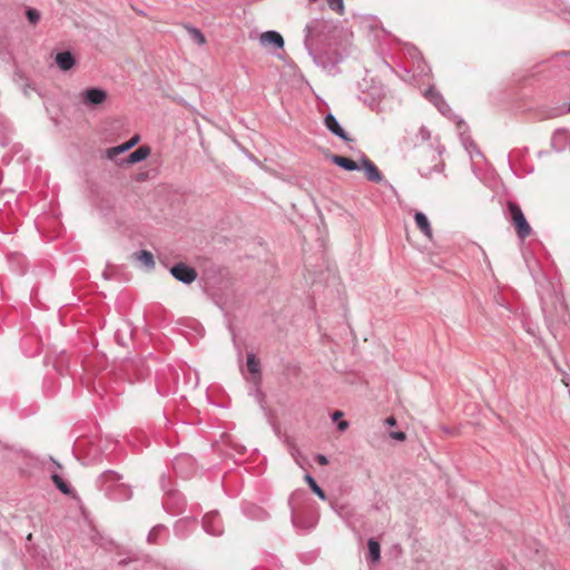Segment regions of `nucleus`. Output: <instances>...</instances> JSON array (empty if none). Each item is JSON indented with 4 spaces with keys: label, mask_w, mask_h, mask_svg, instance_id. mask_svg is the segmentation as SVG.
Here are the masks:
<instances>
[{
    "label": "nucleus",
    "mask_w": 570,
    "mask_h": 570,
    "mask_svg": "<svg viewBox=\"0 0 570 570\" xmlns=\"http://www.w3.org/2000/svg\"><path fill=\"white\" fill-rule=\"evenodd\" d=\"M26 14L31 23H37L40 20V13L36 9H28Z\"/></svg>",
    "instance_id": "28"
},
{
    "label": "nucleus",
    "mask_w": 570,
    "mask_h": 570,
    "mask_svg": "<svg viewBox=\"0 0 570 570\" xmlns=\"http://www.w3.org/2000/svg\"><path fill=\"white\" fill-rule=\"evenodd\" d=\"M1 145L6 146L8 144V140L6 138H0Z\"/></svg>",
    "instance_id": "38"
},
{
    "label": "nucleus",
    "mask_w": 570,
    "mask_h": 570,
    "mask_svg": "<svg viewBox=\"0 0 570 570\" xmlns=\"http://www.w3.org/2000/svg\"><path fill=\"white\" fill-rule=\"evenodd\" d=\"M327 27L328 23L324 19H313L305 26L304 45L309 52L313 49L312 41L323 36Z\"/></svg>",
    "instance_id": "3"
},
{
    "label": "nucleus",
    "mask_w": 570,
    "mask_h": 570,
    "mask_svg": "<svg viewBox=\"0 0 570 570\" xmlns=\"http://www.w3.org/2000/svg\"><path fill=\"white\" fill-rule=\"evenodd\" d=\"M342 415H343L342 412L336 411L333 413V420L340 419Z\"/></svg>",
    "instance_id": "36"
},
{
    "label": "nucleus",
    "mask_w": 570,
    "mask_h": 570,
    "mask_svg": "<svg viewBox=\"0 0 570 570\" xmlns=\"http://www.w3.org/2000/svg\"><path fill=\"white\" fill-rule=\"evenodd\" d=\"M390 436L393 439V440H396V441H404L406 439V435L404 432L402 431H395V432H391L390 433Z\"/></svg>",
    "instance_id": "30"
},
{
    "label": "nucleus",
    "mask_w": 570,
    "mask_h": 570,
    "mask_svg": "<svg viewBox=\"0 0 570 570\" xmlns=\"http://www.w3.org/2000/svg\"><path fill=\"white\" fill-rule=\"evenodd\" d=\"M121 480L122 475L120 473L114 470H106L98 476L97 487L109 498Z\"/></svg>",
    "instance_id": "4"
},
{
    "label": "nucleus",
    "mask_w": 570,
    "mask_h": 570,
    "mask_svg": "<svg viewBox=\"0 0 570 570\" xmlns=\"http://www.w3.org/2000/svg\"><path fill=\"white\" fill-rule=\"evenodd\" d=\"M195 523L194 520L180 519L175 523L174 531L177 537L185 538L189 534L191 525Z\"/></svg>",
    "instance_id": "17"
},
{
    "label": "nucleus",
    "mask_w": 570,
    "mask_h": 570,
    "mask_svg": "<svg viewBox=\"0 0 570 570\" xmlns=\"http://www.w3.org/2000/svg\"><path fill=\"white\" fill-rule=\"evenodd\" d=\"M568 140V131L566 129H557L551 138L552 148L557 151H562L566 148Z\"/></svg>",
    "instance_id": "13"
},
{
    "label": "nucleus",
    "mask_w": 570,
    "mask_h": 570,
    "mask_svg": "<svg viewBox=\"0 0 570 570\" xmlns=\"http://www.w3.org/2000/svg\"><path fill=\"white\" fill-rule=\"evenodd\" d=\"M385 423L390 426H394L396 424V420L393 416H390L385 420Z\"/></svg>",
    "instance_id": "35"
},
{
    "label": "nucleus",
    "mask_w": 570,
    "mask_h": 570,
    "mask_svg": "<svg viewBox=\"0 0 570 570\" xmlns=\"http://www.w3.org/2000/svg\"><path fill=\"white\" fill-rule=\"evenodd\" d=\"M140 140L139 135H135L132 138H130L126 144L129 149H131L134 146H136Z\"/></svg>",
    "instance_id": "31"
},
{
    "label": "nucleus",
    "mask_w": 570,
    "mask_h": 570,
    "mask_svg": "<svg viewBox=\"0 0 570 570\" xmlns=\"http://www.w3.org/2000/svg\"><path fill=\"white\" fill-rule=\"evenodd\" d=\"M414 220L417 228L424 234V236L432 238V227L426 215L422 212H416L414 215Z\"/></svg>",
    "instance_id": "14"
},
{
    "label": "nucleus",
    "mask_w": 570,
    "mask_h": 570,
    "mask_svg": "<svg viewBox=\"0 0 570 570\" xmlns=\"http://www.w3.org/2000/svg\"><path fill=\"white\" fill-rule=\"evenodd\" d=\"M135 256H136V259L139 261L147 268H154L155 259H154V255L150 252H148L146 249H141V250L135 253Z\"/></svg>",
    "instance_id": "19"
},
{
    "label": "nucleus",
    "mask_w": 570,
    "mask_h": 570,
    "mask_svg": "<svg viewBox=\"0 0 570 570\" xmlns=\"http://www.w3.org/2000/svg\"><path fill=\"white\" fill-rule=\"evenodd\" d=\"M421 132H422V136H423L424 139H429L430 135H429V132L424 128L421 129Z\"/></svg>",
    "instance_id": "37"
},
{
    "label": "nucleus",
    "mask_w": 570,
    "mask_h": 570,
    "mask_svg": "<svg viewBox=\"0 0 570 570\" xmlns=\"http://www.w3.org/2000/svg\"><path fill=\"white\" fill-rule=\"evenodd\" d=\"M316 462L321 465L328 464V459L324 454H317L315 458Z\"/></svg>",
    "instance_id": "33"
},
{
    "label": "nucleus",
    "mask_w": 570,
    "mask_h": 570,
    "mask_svg": "<svg viewBox=\"0 0 570 570\" xmlns=\"http://www.w3.org/2000/svg\"><path fill=\"white\" fill-rule=\"evenodd\" d=\"M183 465H187L189 468H193L194 466V461L190 456L188 455H180V456H177L174 461V469L177 473H180L183 474V471H181V468Z\"/></svg>",
    "instance_id": "22"
},
{
    "label": "nucleus",
    "mask_w": 570,
    "mask_h": 570,
    "mask_svg": "<svg viewBox=\"0 0 570 570\" xmlns=\"http://www.w3.org/2000/svg\"><path fill=\"white\" fill-rule=\"evenodd\" d=\"M107 98V91L98 87L87 88L79 94V102L87 109L98 108Z\"/></svg>",
    "instance_id": "2"
},
{
    "label": "nucleus",
    "mask_w": 570,
    "mask_h": 570,
    "mask_svg": "<svg viewBox=\"0 0 570 570\" xmlns=\"http://www.w3.org/2000/svg\"><path fill=\"white\" fill-rule=\"evenodd\" d=\"M56 63L62 71H68L75 66L76 60L70 51H62L57 53Z\"/></svg>",
    "instance_id": "11"
},
{
    "label": "nucleus",
    "mask_w": 570,
    "mask_h": 570,
    "mask_svg": "<svg viewBox=\"0 0 570 570\" xmlns=\"http://www.w3.org/2000/svg\"><path fill=\"white\" fill-rule=\"evenodd\" d=\"M185 28L189 35V38L195 43H197L198 46H203L206 43V38H205L204 33L198 28L193 27V26H186Z\"/></svg>",
    "instance_id": "21"
},
{
    "label": "nucleus",
    "mask_w": 570,
    "mask_h": 570,
    "mask_svg": "<svg viewBox=\"0 0 570 570\" xmlns=\"http://www.w3.org/2000/svg\"><path fill=\"white\" fill-rule=\"evenodd\" d=\"M424 95L435 107H439L445 101L443 97L433 88H429Z\"/></svg>",
    "instance_id": "25"
},
{
    "label": "nucleus",
    "mask_w": 570,
    "mask_h": 570,
    "mask_svg": "<svg viewBox=\"0 0 570 570\" xmlns=\"http://www.w3.org/2000/svg\"><path fill=\"white\" fill-rule=\"evenodd\" d=\"M464 146H465V149L470 154H472V150H474L476 154H480V151L478 150V148H476V146H475V144L473 141L465 142Z\"/></svg>",
    "instance_id": "32"
},
{
    "label": "nucleus",
    "mask_w": 570,
    "mask_h": 570,
    "mask_svg": "<svg viewBox=\"0 0 570 570\" xmlns=\"http://www.w3.org/2000/svg\"><path fill=\"white\" fill-rule=\"evenodd\" d=\"M568 110L570 111V104H569Z\"/></svg>",
    "instance_id": "39"
},
{
    "label": "nucleus",
    "mask_w": 570,
    "mask_h": 570,
    "mask_svg": "<svg viewBox=\"0 0 570 570\" xmlns=\"http://www.w3.org/2000/svg\"><path fill=\"white\" fill-rule=\"evenodd\" d=\"M367 547H368V556H370V559L373 563H376L380 561L381 559V547H380V543L371 538L367 542Z\"/></svg>",
    "instance_id": "20"
},
{
    "label": "nucleus",
    "mask_w": 570,
    "mask_h": 570,
    "mask_svg": "<svg viewBox=\"0 0 570 570\" xmlns=\"http://www.w3.org/2000/svg\"><path fill=\"white\" fill-rule=\"evenodd\" d=\"M436 108H438V110H439L442 115H444V116H446V117H451V112H452V110H451L450 106L446 104V101H444L443 104H441V105H440L439 107H436Z\"/></svg>",
    "instance_id": "29"
},
{
    "label": "nucleus",
    "mask_w": 570,
    "mask_h": 570,
    "mask_svg": "<svg viewBox=\"0 0 570 570\" xmlns=\"http://www.w3.org/2000/svg\"><path fill=\"white\" fill-rule=\"evenodd\" d=\"M331 160L333 161V164L337 165L338 167L347 171L358 170L361 168L354 160L343 156L333 155L331 156Z\"/></svg>",
    "instance_id": "15"
},
{
    "label": "nucleus",
    "mask_w": 570,
    "mask_h": 570,
    "mask_svg": "<svg viewBox=\"0 0 570 570\" xmlns=\"http://www.w3.org/2000/svg\"><path fill=\"white\" fill-rule=\"evenodd\" d=\"M132 498V491L129 484L119 482V484L115 488V491L109 497V499L115 501H127Z\"/></svg>",
    "instance_id": "10"
},
{
    "label": "nucleus",
    "mask_w": 570,
    "mask_h": 570,
    "mask_svg": "<svg viewBox=\"0 0 570 570\" xmlns=\"http://www.w3.org/2000/svg\"><path fill=\"white\" fill-rule=\"evenodd\" d=\"M347 428H348V422H347V421H341V422L337 424V429H338L340 431H345Z\"/></svg>",
    "instance_id": "34"
},
{
    "label": "nucleus",
    "mask_w": 570,
    "mask_h": 570,
    "mask_svg": "<svg viewBox=\"0 0 570 570\" xmlns=\"http://www.w3.org/2000/svg\"><path fill=\"white\" fill-rule=\"evenodd\" d=\"M150 155V148L148 146H140L134 150L127 158V164H137L145 160Z\"/></svg>",
    "instance_id": "16"
},
{
    "label": "nucleus",
    "mask_w": 570,
    "mask_h": 570,
    "mask_svg": "<svg viewBox=\"0 0 570 570\" xmlns=\"http://www.w3.org/2000/svg\"><path fill=\"white\" fill-rule=\"evenodd\" d=\"M361 164L370 181L380 183L383 180V175L379 168L366 156H362Z\"/></svg>",
    "instance_id": "7"
},
{
    "label": "nucleus",
    "mask_w": 570,
    "mask_h": 570,
    "mask_svg": "<svg viewBox=\"0 0 570 570\" xmlns=\"http://www.w3.org/2000/svg\"><path fill=\"white\" fill-rule=\"evenodd\" d=\"M168 529L164 524H157L149 531L147 542L150 544H158L163 542V538L167 535Z\"/></svg>",
    "instance_id": "12"
},
{
    "label": "nucleus",
    "mask_w": 570,
    "mask_h": 570,
    "mask_svg": "<svg viewBox=\"0 0 570 570\" xmlns=\"http://www.w3.org/2000/svg\"><path fill=\"white\" fill-rule=\"evenodd\" d=\"M326 1L328 3V7L333 11H335V12H337L340 14H342L344 12V2H343V0H326Z\"/></svg>",
    "instance_id": "27"
},
{
    "label": "nucleus",
    "mask_w": 570,
    "mask_h": 570,
    "mask_svg": "<svg viewBox=\"0 0 570 570\" xmlns=\"http://www.w3.org/2000/svg\"><path fill=\"white\" fill-rule=\"evenodd\" d=\"M507 219L514 226L517 236L519 239L524 240L528 236L531 235L532 228L528 223L521 207L514 202H508Z\"/></svg>",
    "instance_id": "1"
},
{
    "label": "nucleus",
    "mask_w": 570,
    "mask_h": 570,
    "mask_svg": "<svg viewBox=\"0 0 570 570\" xmlns=\"http://www.w3.org/2000/svg\"><path fill=\"white\" fill-rule=\"evenodd\" d=\"M170 274L177 281H179V282H181L183 284H186V285L191 284L197 278L196 269L190 267V266H188L185 263L175 264L170 268Z\"/></svg>",
    "instance_id": "5"
},
{
    "label": "nucleus",
    "mask_w": 570,
    "mask_h": 570,
    "mask_svg": "<svg viewBox=\"0 0 570 570\" xmlns=\"http://www.w3.org/2000/svg\"><path fill=\"white\" fill-rule=\"evenodd\" d=\"M51 479L55 485L61 491L63 494H70L72 489L69 483H67L59 474L53 473Z\"/></svg>",
    "instance_id": "23"
},
{
    "label": "nucleus",
    "mask_w": 570,
    "mask_h": 570,
    "mask_svg": "<svg viewBox=\"0 0 570 570\" xmlns=\"http://www.w3.org/2000/svg\"><path fill=\"white\" fill-rule=\"evenodd\" d=\"M259 39L263 46L273 45L277 49H282L284 47L283 37L274 30L263 32Z\"/></svg>",
    "instance_id": "9"
},
{
    "label": "nucleus",
    "mask_w": 570,
    "mask_h": 570,
    "mask_svg": "<svg viewBox=\"0 0 570 570\" xmlns=\"http://www.w3.org/2000/svg\"><path fill=\"white\" fill-rule=\"evenodd\" d=\"M325 126L326 128L332 132L334 134L335 136L340 137L341 139L345 140V141H351L352 139L347 136V134L345 132V130L341 127L340 122L337 121V119L335 118L334 115L332 114H328L326 115L325 117Z\"/></svg>",
    "instance_id": "8"
},
{
    "label": "nucleus",
    "mask_w": 570,
    "mask_h": 570,
    "mask_svg": "<svg viewBox=\"0 0 570 570\" xmlns=\"http://www.w3.org/2000/svg\"><path fill=\"white\" fill-rule=\"evenodd\" d=\"M246 366L250 374L256 376L257 383L261 380V364L254 353H248L246 357Z\"/></svg>",
    "instance_id": "18"
},
{
    "label": "nucleus",
    "mask_w": 570,
    "mask_h": 570,
    "mask_svg": "<svg viewBox=\"0 0 570 570\" xmlns=\"http://www.w3.org/2000/svg\"><path fill=\"white\" fill-rule=\"evenodd\" d=\"M203 528L210 535L218 537L223 533V524L218 512L213 511L204 515Z\"/></svg>",
    "instance_id": "6"
},
{
    "label": "nucleus",
    "mask_w": 570,
    "mask_h": 570,
    "mask_svg": "<svg viewBox=\"0 0 570 570\" xmlns=\"http://www.w3.org/2000/svg\"><path fill=\"white\" fill-rule=\"evenodd\" d=\"M129 150L127 144H122V145H118V146H115V147H111L107 150V157L109 159H112L115 158L117 155L119 154H122L125 151Z\"/></svg>",
    "instance_id": "26"
},
{
    "label": "nucleus",
    "mask_w": 570,
    "mask_h": 570,
    "mask_svg": "<svg viewBox=\"0 0 570 570\" xmlns=\"http://www.w3.org/2000/svg\"><path fill=\"white\" fill-rule=\"evenodd\" d=\"M305 481L308 483L311 490L321 499V500H326V494L325 492L318 487V484L316 483V481L314 480V478L311 475V474H306L305 475Z\"/></svg>",
    "instance_id": "24"
}]
</instances>
